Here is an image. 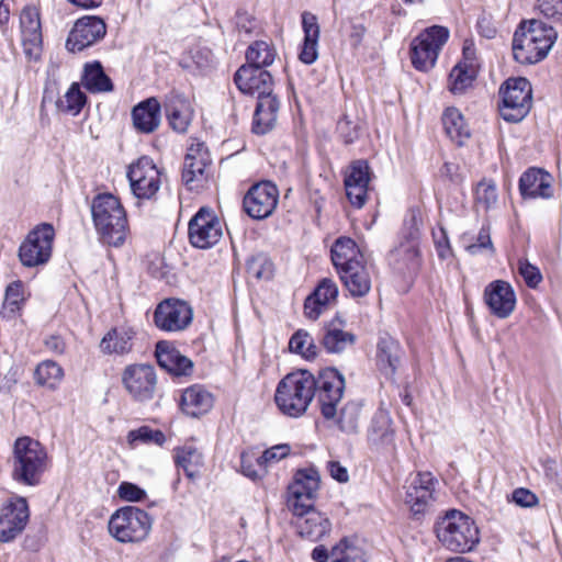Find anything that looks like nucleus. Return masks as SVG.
<instances>
[{
    "label": "nucleus",
    "instance_id": "nucleus-25",
    "mask_svg": "<svg viewBox=\"0 0 562 562\" xmlns=\"http://www.w3.org/2000/svg\"><path fill=\"white\" fill-rule=\"evenodd\" d=\"M370 167L366 160L353 161L345 176V189L349 202L360 209L367 201Z\"/></svg>",
    "mask_w": 562,
    "mask_h": 562
},
{
    "label": "nucleus",
    "instance_id": "nucleus-54",
    "mask_svg": "<svg viewBox=\"0 0 562 562\" xmlns=\"http://www.w3.org/2000/svg\"><path fill=\"white\" fill-rule=\"evenodd\" d=\"M465 249L472 256L480 254L482 250H490L491 254H493L494 247L491 239L490 227L485 225L482 226L477 234L476 241L468 245Z\"/></svg>",
    "mask_w": 562,
    "mask_h": 562
},
{
    "label": "nucleus",
    "instance_id": "nucleus-20",
    "mask_svg": "<svg viewBox=\"0 0 562 562\" xmlns=\"http://www.w3.org/2000/svg\"><path fill=\"white\" fill-rule=\"evenodd\" d=\"M419 220L414 212L404 222L403 234L405 240L391 252V258L398 265V269L415 270L419 266Z\"/></svg>",
    "mask_w": 562,
    "mask_h": 562
},
{
    "label": "nucleus",
    "instance_id": "nucleus-1",
    "mask_svg": "<svg viewBox=\"0 0 562 562\" xmlns=\"http://www.w3.org/2000/svg\"><path fill=\"white\" fill-rule=\"evenodd\" d=\"M237 88L245 94H258L254 115L252 131L266 134L274 127L278 120L279 100L271 95L272 77L261 67L241 66L234 76Z\"/></svg>",
    "mask_w": 562,
    "mask_h": 562
},
{
    "label": "nucleus",
    "instance_id": "nucleus-31",
    "mask_svg": "<svg viewBox=\"0 0 562 562\" xmlns=\"http://www.w3.org/2000/svg\"><path fill=\"white\" fill-rule=\"evenodd\" d=\"M402 348L392 337H381L376 349V366L380 372L392 380L400 367Z\"/></svg>",
    "mask_w": 562,
    "mask_h": 562
},
{
    "label": "nucleus",
    "instance_id": "nucleus-41",
    "mask_svg": "<svg viewBox=\"0 0 562 562\" xmlns=\"http://www.w3.org/2000/svg\"><path fill=\"white\" fill-rule=\"evenodd\" d=\"M356 336L336 327L334 324L325 327L321 338V345L328 353H340L347 348L353 346Z\"/></svg>",
    "mask_w": 562,
    "mask_h": 562
},
{
    "label": "nucleus",
    "instance_id": "nucleus-35",
    "mask_svg": "<svg viewBox=\"0 0 562 562\" xmlns=\"http://www.w3.org/2000/svg\"><path fill=\"white\" fill-rule=\"evenodd\" d=\"M302 26L304 31V42L299 55L302 63L313 64L318 57L319 26L314 14L305 12L302 15Z\"/></svg>",
    "mask_w": 562,
    "mask_h": 562
},
{
    "label": "nucleus",
    "instance_id": "nucleus-10",
    "mask_svg": "<svg viewBox=\"0 0 562 562\" xmlns=\"http://www.w3.org/2000/svg\"><path fill=\"white\" fill-rule=\"evenodd\" d=\"M449 38V30L434 25L425 30L412 43L411 59L413 66L420 71L431 69L438 58L439 50Z\"/></svg>",
    "mask_w": 562,
    "mask_h": 562
},
{
    "label": "nucleus",
    "instance_id": "nucleus-47",
    "mask_svg": "<svg viewBox=\"0 0 562 562\" xmlns=\"http://www.w3.org/2000/svg\"><path fill=\"white\" fill-rule=\"evenodd\" d=\"M64 376L63 368L54 361H43L35 370L36 383L48 389H56Z\"/></svg>",
    "mask_w": 562,
    "mask_h": 562
},
{
    "label": "nucleus",
    "instance_id": "nucleus-9",
    "mask_svg": "<svg viewBox=\"0 0 562 562\" xmlns=\"http://www.w3.org/2000/svg\"><path fill=\"white\" fill-rule=\"evenodd\" d=\"M54 238L55 229L49 223H41L31 229L18 250L22 266L36 268L46 265L52 257Z\"/></svg>",
    "mask_w": 562,
    "mask_h": 562
},
{
    "label": "nucleus",
    "instance_id": "nucleus-63",
    "mask_svg": "<svg viewBox=\"0 0 562 562\" xmlns=\"http://www.w3.org/2000/svg\"><path fill=\"white\" fill-rule=\"evenodd\" d=\"M327 469L330 476L339 483H346L349 480L348 471L338 461H329Z\"/></svg>",
    "mask_w": 562,
    "mask_h": 562
},
{
    "label": "nucleus",
    "instance_id": "nucleus-55",
    "mask_svg": "<svg viewBox=\"0 0 562 562\" xmlns=\"http://www.w3.org/2000/svg\"><path fill=\"white\" fill-rule=\"evenodd\" d=\"M117 494L125 502H140L146 498L145 490L130 482H122L119 485Z\"/></svg>",
    "mask_w": 562,
    "mask_h": 562
},
{
    "label": "nucleus",
    "instance_id": "nucleus-34",
    "mask_svg": "<svg viewBox=\"0 0 562 562\" xmlns=\"http://www.w3.org/2000/svg\"><path fill=\"white\" fill-rule=\"evenodd\" d=\"M166 115L171 128L177 133H186L193 119L190 102L182 97H172L165 104Z\"/></svg>",
    "mask_w": 562,
    "mask_h": 562
},
{
    "label": "nucleus",
    "instance_id": "nucleus-23",
    "mask_svg": "<svg viewBox=\"0 0 562 562\" xmlns=\"http://www.w3.org/2000/svg\"><path fill=\"white\" fill-rule=\"evenodd\" d=\"M23 53L29 60L36 61L42 54V26L40 12L33 5L25 7L20 14Z\"/></svg>",
    "mask_w": 562,
    "mask_h": 562
},
{
    "label": "nucleus",
    "instance_id": "nucleus-38",
    "mask_svg": "<svg viewBox=\"0 0 562 562\" xmlns=\"http://www.w3.org/2000/svg\"><path fill=\"white\" fill-rule=\"evenodd\" d=\"M135 331L130 327L110 330L101 340L100 348L105 353H128L133 348Z\"/></svg>",
    "mask_w": 562,
    "mask_h": 562
},
{
    "label": "nucleus",
    "instance_id": "nucleus-45",
    "mask_svg": "<svg viewBox=\"0 0 562 562\" xmlns=\"http://www.w3.org/2000/svg\"><path fill=\"white\" fill-rule=\"evenodd\" d=\"M25 301L24 284L16 280L11 282L5 289L4 302L0 314L3 317L11 318L21 310Z\"/></svg>",
    "mask_w": 562,
    "mask_h": 562
},
{
    "label": "nucleus",
    "instance_id": "nucleus-21",
    "mask_svg": "<svg viewBox=\"0 0 562 562\" xmlns=\"http://www.w3.org/2000/svg\"><path fill=\"white\" fill-rule=\"evenodd\" d=\"M193 313L184 301L168 299L159 303L154 313L156 326L165 331H180L192 322Z\"/></svg>",
    "mask_w": 562,
    "mask_h": 562
},
{
    "label": "nucleus",
    "instance_id": "nucleus-3",
    "mask_svg": "<svg viewBox=\"0 0 562 562\" xmlns=\"http://www.w3.org/2000/svg\"><path fill=\"white\" fill-rule=\"evenodd\" d=\"M92 220L100 239L110 246L124 243L127 218L120 200L111 193L98 194L91 205Z\"/></svg>",
    "mask_w": 562,
    "mask_h": 562
},
{
    "label": "nucleus",
    "instance_id": "nucleus-60",
    "mask_svg": "<svg viewBox=\"0 0 562 562\" xmlns=\"http://www.w3.org/2000/svg\"><path fill=\"white\" fill-rule=\"evenodd\" d=\"M434 240L440 259H447L452 255L449 238L443 228H440L438 233H434Z\"/></svg>",
    "mask_w": 562,
    "mask_h": 562
},
{
    "label": "nucleus",
    "instance_id": "nucleus-62",
    "mask_svg": "<svg viewBox=\"0 0 562 562\" xmlns=\"http://www.w3.org/2000/svg\"><path fill=\"white\" fill-rule=\"evenodd\" d=\"M281 449V445H276L270 449L265 450L263 452L259 451V459L260 463L262 465L265 474L268 472V469L272 464H277L279 460L281 459L278 457V451Z\"/></svg>",
    "mask_w": 562,
    "mask_h": 562
},
{
    "label": "nucleus",
    "instance_id": "nucleus-53",
    "mask_svg": "<svg viewBox=\"0 0 562 562\" xmlns=\"http://www.w3.org/2000/svg\"><path fill=\"white\" fill-rule=\"evenodd\" d=\"M518 272L527 286L536 289L542 281V274L538 267L531 265L527 259L518 260Z\"/></svg>",
    "mask_w": 562,
    "mask_h": 562
},
{
    "label": "nucleus",
    "instance_id": "nucleus-50",
    "mask_svg": "<svg viewBox=\"0 0 562 562\" xmlns=\"http://www.w3.org/2000/svg\"><path fill=\"white\" fill-rule=\"evenodd\" d=\"M86 101L87 98L80 90L79 85L72 83L64 98L58 101L57 105L61 111L77 115L86 104Z\"/></svg>",
    "mask_w": 562,
    "mask_h": 562
},
{
    "label": "nucleus",
    "instance_id": "nucleus-40",
    "mask_svg": "<svg viewBox=\"0 0 562 562\" xmlns=\"http://www.w3.org/2000/svg\"><path fill=\"white\" fill-rule=\"evenodd\" d=\"M443 128L449 138L461 146L470 137V128L459 109L447 108L442 114Z\"/></svg>",
    "mask_w": 562,
    "mask_h": 562
},
{
    "label": "nucleus",
    "instance_id": "nucleus-59",
    "mask_svg": "<svg viewBox=\"0 0 562 562\" xmlns=\"http://www.w3.org/2000/svg\"><path fill=\"white\" fill-rule=\"evenodd\" d=\"M512 501L520 507H532L538 504V497L531 491L519 487L512 493Z\"/></svg>",
    "mask_w": 562,
    "mask_h": 562
},
{
    "label": "nucleus",
    "instance_id": "nucleus-19",
    "mask_svg": "<svg viewBox=\"0 0 562 562\" xmlns=\"http://www.w3.org/2000/svg\"><path fill=\"white\" fill-rule=\"evenodd\" d=\"M30 509L24 497L13 496L0 512V541L9 542L25 529Z\"/></svg>",
    "mask_w": 562,
    "mask_h": 562
},
{
    "label": "nucleus",
    "instance_id": "nucleus-58",
    "mask_svg": "<svg viewBox=\"0 0 562 562\" xmlns=\"http://www.w3.org/2000/svg\"><path fill=\"white\" fill-rule=\"evenodd\" d=\"M127 438H128L130 442H134V441L159 442L164 438V435L159 430H153V429L144 426L136 430L130 431Z\"/></svg>",
    "mask_w": 562,
    "mask_h": 562
},
{
    "label": "nucleus",
    "instance_id": "nucleus-57",
    "mask_svg": "<svg viewBox=\"0 0 562 562\" xmlns=\"http://www.w3.org/2000/svg\"><path fill=\"white\" fill-rule=\"evenodd\" d=\"M538 9L543 16L554 22L562 21V0H538Z\"/></svg>",
    "mask_w": 562,
    "mask_h": 562
},
{
    "label": "nucleus",
    "instance_id": "nucleus-56",
    "mask_svg": "<svg viewBox=\"0 0 562 562\" xmlns=\"http://www.w3.org/2000/svg\"><path fill=\"white\" fill-rule=\"evenodd\" d=\"M249 271L257 278V279H265L269 280L272 278L274 268L273 263L266 257H258L257 259L252 260L249 265Z\"/></svg>",
    "mask_w": 562,
    "mask_h": 562
},
{
    "label": "nucleus",
    "instance_id": "nucleus-42",
    "mask_svg": "<svg viewBox=\"0 0 562 562\" xmlns=\"http://www.w3.org/2000/svg\"><path fill=\"white\" fill-rule=\"evenodd\" d=\"M175 462L189 479H194L199 475L203 465V456L195 447L183 446L176 450Z\"/></svg>",
    "mask_w": 562,
    "mask_h": 562
},
{
    "label": "nucleus",
    "instance_id": "nucleus-32",
    "mask_svg": "<svg viewBox=\"0 0 562 562\" xmlns=\"http://www.w3.org/2000/svg\"><path fill=\"white\" fill-rule=\"evenodd\" d=\"M132 119L135 128L142 133H153L160 123V103L148 98L133 108Z\"/></svg>",
    "mask_w": 562,
    "mask_h": 562
},
{
    "label": "nucleus",
    "instance_id": "nucleus-8",
    "mask_svg": "<svg viewBox=\"0 0 562 562\" xmlns=\"http://www.w3.org/2000/svg\"><path fill=\"white\" fill-rule=\"evenodd\" d=\"M153 519L135 506H126L115 512L109 521V530L120 542H139L147 538Z\"/></svg>",
    "mask_w": 562,
    "mask_h": 562
},
{
    "label": "nucleus",
    "instance_id": "nucleus-39",
    "mask_svg": "<svg viewBox=\"0 0 562 562\" xmlns=\"http://www.w3.org/2000/svg\"><path fill=\"white\" fill-rule=\"evenodd\" d=\"M81 83L91 93L110 92L113 90L112 80L104 72L101 63L97 60L85 65Z\"/></svg>",
    "mask_w": 562,
    "mask_h": 562
},
{
    "label": "nucleus",
    "instance_id": "nucleus-28",
    "mask_svg": "<svg viewBox=\"0 0 562 562\" xmlns=\"http://www.w3.org/2000/svg\"><path fill=\"white\" fill-rule=\"evenodd\" d=\"M210 162V154L205 145L203 143L192 144L184 157L182 169L183 183L193 189L192 183L203 179L204 171Z\"/></svg>",
    "mask_w": 562,
    "mask_h": 562
},
{
    "label": "nucleus",
    "instance_id": "nucleus-26",
    "mask_svg": "<svg viewBox=\"0 0 562 562\" xmlns=\"http://www.w3.org/2000/svg\"><path fill=\"white\" fill-rule=\"evenodd\" d=\"M553 178L541 168H529L519 179V192L524 199H551Z\"/></svg>",
    "mask_w": 562,
    "mask_h": 562
},
{
    "label": "nucleus",
    "instance_id": "nucleus-13",
    "mask_svg": "<svg viewBox=\"0 0 562 562\" xmlns=\"http://www.w3.org/2000/svg\"><path fill=\"white\" fill-rule=\"evenodd\" d=\"M319 490V474L314 468L300 469L288 486V506L292 512L314 507Z\"/></svg>",
    "mask_w": 562,
    "mask_h": 562
},
{
    "label": "nucleus",
    "instance_id": "nucleus-27",
    "mask_svg": "<svg viewBox=\"0 0 562 562\" xmlns=\"http://www.w3.org/2000/svg\"><path fill=\"white\" fill-rule=\"evenodd\" d=\"M338 296V286L329 278L322 279L315 290L305 299L304 314L308 319L315 321L334 303Z\"/></svg>",
    "mask_w": 562,
    "mask_h": 562
},
{
    "label": "nucleus",
    "instance_id": "nucleus-7",
    "mask_svg": "<svg viewBox=\"0 0 562 562\" xmlns=\"http://www.w3.org/2000/svg\"><path fill=\"white\" fill-rule=\"evenodd\" d=\"M499 98L501 116L507 122H520L531 109V85L522 77L508 78L499 88Z\"/></svg>",
    "mask_w": 562,
    "mask_h": 562
},
{
    "label": "nucleus",
    "instance_id": "nucleus-24",
    "mask_svg": "<svg viewBox=\"0 0 562 562\" xmlns=\"http://www.w3.org/2000/svg\"><path fill=\"white\" fill-rule=\"evenodd\" d=\"M484 302L493 315L507 318L515 310L516 294L507 281L495 280L486 285Z\"/></svg>",
    "mask_w": 562,
    "mask_h": 562
},
{
    "label": "nucleus",
    "instance_id": "nucleus-36",
    "mask_svg": "<svg viewBox=\"0 0 562 562\" xmlns=\"http://www.w3.org/2000/svg\"><path fill=\"white\" fill-rule=\"evenodd\" d=\"M340 280L351 296H366L371 290V276L363 265H356L339 273Z\"/></svg>",
    "mask_w": 562,
    "mask_h": 562
},
{
    "label": "nucleus",
    "instance_id": "nucleus-49",
    "mask_svg": "<svg viewBox=\"0 0 562 562\" xmlns=\"http://www.w3.org/2000/svg\"><path fill=\"white\" fill-rule=\"evenodd\" d=\"M497 199V187L493 180L484 178L476 184L474 201L479 206L488 211L496 205Z\"/></svg>",
    "mask_w": 562,
    "mask_h": 562
},
{
    "label": "nucleus",
    "instance_id": "nucleus-33",
    "mask_svg": "<svg viewBox=\"0 0 562 562\" xmlns=\"http://www.w3.org/2000/svg\"><path fill=\"white\" fill-rule=\"evenodd\" d=\"M330 252L331 261L338 273L349 269V267L363 265L362 254L357 244L349 237H339L331 246Z\"/></svg>",
    "mask_w": 562,
    "mask_h": 562
},
{
    "label": "nucleus",
    "instance_id": "nucleus-6",
    "mask_svg": "<svg viewBox=\"0 0 562 562\" xmlns=\"http://www.w3.org/2000/svg\"><path fill=\"white\" fill-rule=\"evenodd\" d=\"M317 382L307 370H297L283 378V414H304L316 393Z\"/></svg>",
    "mask_w": 562,
    "mask_h": 562
},
{
    "label": "nucleus",
    "instance_id": "nucleus-29",
    "mask_svg": "<svg viewBox=\"0 0 562 562\" xmlns=\"http://www.w3.org/2000/svg\"><path fill=\"white\" fill-rule=\"evenodd\" d=\"M158 364L175 375H189L193 362L167 341H159L155 351Z\"/></svg>",
    "mask_w": 562,
    "mask_h": 562
},
{
    "label": "nucleus",
    "instance_id": "nucleus-51",
    "mask_svg": "<svg viewBox=\"0 0 562 562\" xmlns=\"http://www.w3.org/2000/svg\"><path fill=\"white\" fill-rule=\"evenodd\" d=\"M240 472L256 481L265 475L262 465L259 459V451L257 449H249L244 451L240 456Z\"/></svg>",
    "mask_w": 562,
    "mask_h": 562
},
{
    "label": "nucleus",
    "instance_id": "nucleus-30",
    "mask_svg": "<svg viewBox=\"0 0 562 562\" xmlns=\"http://www.w3.org/2000/svg\"><path fill=\"white\" fill-rule=\"evenodd\" d=\"M213 402V395L204 386L194 384L183 390L180 408L188 416L199 417L212 408Z\"/></svg>",
    "mask_w": 562,
    "mask_h": 562
},
{
    "label": "nucleus",
    "instance_id": "nucleus-14",
    "mask_svg": "<svg viewBox=\"0 0 562 562\" xmlns=\"http://www.w3.org/2000/svg\"><path fill=\"white\" fill-rule=\"evenodd\" d=\"M160 176V170L147 156H143L132 164L127 171L132 192L142 200H150L156 195L161 184Z\"/></svg>",
    "mask_w": 562,
    "mask_h": 562
},
{
    "label": "nucleus",
    "instance_id": "nucleus-44",
    "mask_svg": "<svg viewBox=\"0 0 562 562\" xmlns=\"http://www.w3.org/2000/svg\"><path fill=\"white\" fill-rule=\"evenodd\" d=\"M476 77L475 67L471 64L458 63L449 75V90L454 94H463Z\"/></svg>",
    "mask_w": 562,
    "mask_h": 562
},
{
    "label": "nucleus",
    "instance_id": "nucleus-46",
    "mask_svg": "<svg viewBox=\"0 0 562 562\" xmlns=\"http://www.w3.org/2000/svg\"><path fill=\"white\" fill-rule=\"evenodd\" d=\"M289 350L306 360L314 359L318 353L314 339L304 329H299L292 335L289 340Z\"/></svg>",
    "mask_w": 562,
    "mask_h": 562
},
{
    "label": "nucleus",
    "instance_id": "nucleus-11",
    "mask_svg": "<svg viewBox=\"0 0 562 562\" xmlns=\"http://www.w3.org/2000/svg\"><path fill=\"white\" fill-rule=\"evenodd\" d=\"M188 236L193 247L209 249L223 236L222 222L211 207L202 206L189 221Z\"/></svg>",
    "mask_w": 562,
    "mask_h": 562
},
{
    "label": "nucleus",
    "instance_id": "nucleus-5",
    "mask_svg": "<svg viewBox=\"0 0 562 562\" xmlns=\"http://www.w3.org/2000/svg\"><path fill=\"white\" fill-rule=\"evenodd\" d=\"M47 452L40 441L30 437L15 440L12 458V477L18 483L35 486L47 468Z\"/></svg>",
    "mask_w": 562,
    "mask_h": 562
},
{
    "label": "nucleus",
    "instance_id": "nucleus-4",
    "mask_svg": "<svg viewBox=\"0 0 562 562\" xmlns=\"http://www.w3.org/2000/svg\"><path fill=\"white\" fill-rule=\"evenodd\" d=\"M435 532L442 547L453 552H470L480 542L474 520L457 509L448 510L437 520Z\"/></svg>",
    "mask_w": 562,
    "mask_h": 562
},
{
    "label": "nucleus",
    "instance_id": "nucleus-18",
    "mask_svg": "<svg viewBox=\"0 0 562 562\" xmlns=\"http://www.w3.org/2000/svg\"><path fill=\"white\" fill-rule=\"evenodd\" d=\"M437 480L428 471L417 472L405 486V504L416 515H424L435 502Z\"/></svg>",
    "mask_w": 562,
    "mask_h": 562
},
{
    "label": "nucleus",
    "instance_id": "nucleus-15",
    "mask_svg": "<svg viewBox=\"0 0 562 562\" xmlns=\"http://www.w3.org/2000/svg\"><path fill=\"white\" fill-rule=\"evenodd\" d=\"M316 395L321 413L326 419L336 416V406L340 402L345 389V379L335 368L324 369L316 379Z\"/></svg>",
    "mask_w": 562,
    "mask_h": 562
},
{
    "label": "nucleus",
    "instance_id": "nucleus-16",
    "mask_svg": "<svg viewBox=\"0 0 562 562\" xmlns=\"http://www.w3.org/2000/svg\"><path fill=\"white\" fill-rule=\"evenodd\" d=\"M106 24L97 15H85L79 18L70 30L66 48L71 53L81 52L104 38Z\"/></svg>",
    "mask_w": 562,
    "mask_h": 562
},
{
    "label": "nucleus",
    "instance_id": "nucleus-17",
    "mask_svg": "<svg viewBox=\"0 0 562 562\" xmlns=\"http://www.w3.org/2000/svg\"><path fill=\"white\" fill-rule=\"evenodd\" d=\"M279 190L271 181H261L250 187L243 200L244 211L254 220H263L278 205Z\"/></svg>",
    "mask_w": 562,
    "mask_h": 562
},
{
    "label": "nucleus",
    "instance_id": "nucleus-64",
    "mask_svg": "<svg viewBox=\"0 0 562 562\" xmlns=\"http://www.w3.org/2000/svg\"><path fill=\"white\" fill-rule=\"evenodd\" d=\"M45 347L56 355H61L66 349V344L60 336H49L45 339Z\"/></svg>",
    "mask_w": 562,
    "mask_h": 562
},
{
    "label": "nucleus",
    "instance_id": "nucleus-43",
    "mask_svg": "<svg viewBox=\"0 0 562 562\" xmlns=\"http://www.w3.org/2000/svg\"><path fill=\"white\" fill-rule=\"evenodd\" d=\"M331 562H367L364 550L357 540L344 537L330 550Z\"/></svg>",
    "mask_w": 562,
    "mask_h": 562
},
{
    "label": "nucleus",
    "instance_id": "nucleus-48",
    "mask_svg": "<svg viewBox=\"0 0 562 562\" xmlns=\"http://www.w3.org/2000/svg\"><path fill=\"white\" fill-rule=\"evenodd\" d=\"M246 60L247 64L245 66L263 68L273 63L274 54L267 42L257 41L248 47Z\"/></svg>",
    "mask_w": 562,
    "mask_h": 562
},
{
    "label": "nucleus",
    "instance_id": "nucleus-12",
    "mask_svg": "<svg viewBox=\"0 0 562 562\" xmlns=\"http://www.w3.org/2000/svg\"><path fill=\"white\" fill-rule=\"evenodd\" d=\"M122 384L135 402H149L157 387L155 368L145 363L130 364L123 370Z\"/></svg>",
    "mask_w": 562,
    "mask_h": 562
},
{
    "label": "nucleus",
    "instance_id": "nucleus-22",
    "mask_svg": "<svg viewBox=\"0 0 562 562\" xmlns=\"http://www.w3.org/2000/svg\"><path fill=\"white\" fill-rule=\"evenodd\" d=\"M297 535L311 542H317L328 537L331 531V521L328 516L314 507L292 512Z\"/></svg>",
    "mask_w": 562,
    "mask_h": 562
},
{
    "label": "nucleus",
    "instance_id": "nucleus-2",
    "mask_svg": "<svg viewBox=\"0 0 562 562\" xmlns=\"http://www.w3.org/2000/svg\"><path fill=\"white\" fill-rule=\"evenodd\" d=\"M558 38V32L540 20L520 23L513 38V55L522 65H532L547 57Z\"/></svg>",
    "mask_w": 562,
    "mask_h": 562
},
{
    "label": "nucleus",
    "instance_id": "nucleus-37",
    "mask_svg": "<svg viewBox=\"0 0 562 562\" xmlns=\"http://www.w3.org/2000/svg\"><path fill=\"white\" fill-rule=\"evenodd\" d=\"M371 445L384 450H394V430L391 419L385 414H378L373 417L368 432Z\"/></svg>",
    "mask_w": 562,
    "mask_h": 562
},
{
    "label": "nucleus",
    "instance_id": "nucleus-61",
    "mask_svg": "<svg viewBox=\"0 0 562 562\" xmlns=\"http://www.w3.org/2000/svg\"><path fill=\"white\" fill-rule=\"evenodd\" d=\"M190 54L193 63L201 69L209 67L213 61V54L207 47H193Z\"/></svg>",
    "mask_w": 562,
    "mask_h": 562
},
{
    "label": "nucleus",
    "instance_id": "nucleus-52",
    "mask_svg": "<svg viewBox=\"0 0 562 562\" xmlns=\"http://www.w3.org/2000/svg\"><path fill=\"white\" fill-rule=\"evenodd\" d=\"M359 414L360 408L358 405L353 403L346 404L340 409L339 417L337 419L339 429L347 434L356 432L358 428Z\"/></svg>",
    "mask_w": 562,
    "mask_h": 562
}]
</instances>
